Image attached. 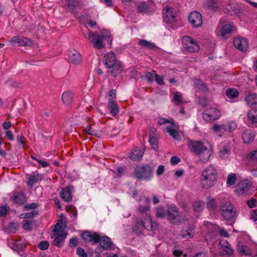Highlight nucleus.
I'll list each match as a JSON object with an SVG mask.
<instances>
[{
    "mask_svg": "<svg viewBox=\"0 0 257 257\" xmlns=\"http://www.w3.org/2000/svg\"><path fill=\"white\" fill-rule=\"evenodd\" d=\"M239 92L235 88H228L226 90V96L230 99H234L238 96Z\"/></svg>",
    "mask_w": 257,
    "mask_h": 257,
    "instance_id": "obj_36",
    "label": "nucleus"
},
{
    "mask_svg": "<svg viewBox=\"0 0 257 257\" xmlns=\"http://www.w3.org/2000/svg\"><path fill=\"white\" fill-rule=\"evenodd\" d=\"M73 98V94L70 91H65L62 95V100L66 105L70 104Z\"/></svg>",
    "mask_w": 257,
    "mask_h": 257,
    "instance_id": "obj_30",
    "label": "nucleus"
},
{
    "mask_svg": "<svg viewBox=\"0 0 257 257\" xmlns=\"http://www.w3.org/2000/svg\"><path fill=\"white\" fill-rule=\"evenodd\" d=\"M81 236L86 242H92L93 244L99 242V235L96 232L91 233L90 231H85L81 233Z\"/></svg>",
    "mask_w": 257,
    "mask_h": 257,
    "instance_id": "obj_13",
    "label": "nucleus"
},
{
    "mask_svg": "<svg viewBox=\"0 0 257 257\" xmlns=\"http://www.w3.org/2000/svg\"><path fill=\"white\" fill-rule=\"evenodd\" d=\"M156 216L160 218H164L166 216V212L161 207H159L156 209Z\"/></svg>",
    "mask_w": 257,
    "mask_h": 257,
    "instance_id": "obj_49",
    "label": "nucleus"
},
{
    "mask_svg": "<svg viewBox=\"0 0 257 257\" xmlns=\"http://www.w3.org/2000/svg\"><path fill=\"white\" fill-rule=\"evenodd\" d=\"M237 124L235 121H230L227 122L226 125V131H228L229 132L231 133L237 128Z\"/></svg>",
    "mask_w": 257,
    "mask_h": 257,
    "instance_id": "obj_44",
    "label": "nucleus"
},
{
    "mask_svg": "<svg viewBox=\"0 0 257 257\" xmlns=\"http://www.w3.org/2000/svg\"><path fill=\"white\" fill-rule=\"evenodd\" d=\"M42 179V176L40 174H34L30 175L28 178V184L32 187L35 184Z\"/></svg>",
    "mask_w": 257,
    "mask_h": 257,
    "instance_id": "obj_29",
    "label": "nucleus"
},
{
    "mask_svg": "<svg viewBox=\"0 0 257 257\" xmlns=\"http://www.w3.org/2000/svg\"><path fill=\"white\" fill-rule=\"evenodd\" d=\"M110 36L109 32H107L105 34L103 33L101 35H99L97 32L93 33L90 32L88 34V38L95 48L99 49L104 47L105 44L103 42L104 40H107L110 44L111 43L112 39Z\"/></svg>",
    "mask_w": 257,
    "mask_h": 257,
    "instance_id": "obj_4",
    "label": "nucleus"
},
{
    "mask_svg": "<svg viewBox=\"0 0 257 257\" xmlns=\"http://www.w3.org/2000/svg\"><path fill=\"white\" fill-rule=\"evenodd\" d=\"M173 101H174L176 105L180 104L182 102V97L181 93L179 92H176L174 94Z\"/></svg>",
    "mask_w": 257,
    "mask_h": 257,
    "instance_id": "obj_45",
    "label": "nucleus"
},
{
    "mask_svg": "<svg viewBox=\"0 0 257 257\" xmlns=\"http://www.w3.org/2000/svg\"><path fill=\"white\" fill-rule=\"evenodd\" d=\"M199 103L204 107H206L208 103V101L205 97H202L199 98Z\"/></svg>",
    "mask_w": 257,
    "mask_h": 257,
    "instance_id": "obj_62",
    "label": "nucleus"
},
{
    "mask_svg": "<svg viewBox=\"0 0 257 257\" xmlns=\"http://www.w3.org/2000/svg\"><path fill=\"white\" fill-rule=\"evenodd\" d=\"M256 204V200L253 198H251L246 201V204L249 208L255 207Z\"/></svg>",
    "mask_w": 257,
    "mask_h": 257,
    "instance_id": "obj_56",
    "label": "nucleus"
},
{
    "mask_svg": "<svg viewBox=\"0 0 257 257\" xmlns=\"http://www.w3.org/2000/svg\"><path fill=\"white\" fill-rule=\"evenodd\" d=\"M10 208L8 206H2L0 207V216H6Z\"/></svg>",
    "mask_w": 257,
    "mask_h": 257,
    "instance_id": "obj_57",
    "label": "nucleus"
},
{
    "mask_svg": "<svg viewBox=\"0 0 257 257\" xmlns=\"http://www.w3.org/2000/svg\"><path fill=\"white\" fill-rule=\"evenodd\" d=\"M19 41V36H14L10 40L9 42L13 46H18V43Z\"/></svg>",
    "mask_w": 257,
    "mask_h": 257,
    "instance_id": "obj_61",
    "label": "nucleus"
},
{
    "mask_svg": "<svg viewBox=\"0 0 257 257\" xmlns=\"http://www.w3.org/2000/svg\"><path fill=\"white\" fill-rule=\"evenodd\" d=\"M228 12L233 16H239L241 13L240 9L236 5H228L226 8Z\"/></svg>",
    "mask_w": 257,
    "mask_h": 257,
    "instance_id": "obj_33",
    "label": "nucleus"
},
{
    "mask_svg": "<svg viewBox=\"0 0 257 257\" xmlns=\"http://www.w3.org/2000/svg\"><path fill=\"white\" fill-rule=\"evenodd\" d=\"M237 33V28L233 23L226 24V39Z\"/></svg>",
    "mask_w": 257,
    "mask_h": 257,
    "instance_id": "obj_27",
    "label": "nucleus"
},
{
    "mask_svg": "<svg viewBox=\"0 0 257 257\" xmlns=\"http://www.w3.org/2000/svg\"><path fill=\"white\" fill-rule=\"evenodd\" d=\"M158 138L159 137L149 138V142L153 149L156 151L158 148Z\"/></svg>",
    "mask_w": 257,
    "mask_h": 257,
    "instance_id": "obj_46",
    "label": "nucleus"
},
{
    "mask_svg": "<svg viewBox=\"0 0 257 257\" xmlns=\"http://www.w3.org/2000/svg\"><path fill=\"white\" fill-rule=\"evenodd\" d=\"M164 21L167 23H173L176 22V12L172 7H165L162 11Z\"/></svg>",
    "mask_w": 257,
    "mask_h": 257,
    "instance_id": "obj_8",
    "label": "nucleus"
},
{
    "mask_svg": "<svg viewBox=\"0 0 257 257\" xmlns=\"http://www.w3.org/2000/svg\"><path fill=\"white\" fill-rule=\"evenodd\" d=\"M107 108L110 113L113 116H116L119 113V107L117 102L113 100L112 98H109L108 102Z\"/></svg>",
    "mask_w": 257,
    "mask_h": 257,
    "instance_id": "obj_17",
    "label": "nucleus"
},
{
    "mask_svg": "<svg viewBox=\"0 0 257 257\" xmlns=\"http://www.w3.org/2000/svg\"><path fill=\"white\" fill-rule=\"evenodd\" d=\"M220 116V111L216 107H211L205 109L202 113L203 119L206 121H212Z\"/></svg>",
    "mask_w": 257,
    "mask_h": 257,
    "instance_id": "obj_7",
    "label": "nucleus"
},
{
    "mask_svg": "<svg viewBox=\"0 0 257 257\" xmlns=\"http://www.w3.org/2000/svg\"><path fill=\"white\" fill-rule=\"evenodd\" d=\"M38 215V212L36 210H33L29 212L22 213L20 215L21 218H32L37 216Z\"/></svg>",
    "mask_w": 257,
    "mask_h": 257,
    "instance_id": "obj_41",
    "label": "nucleus"
},
{
    "mask_svg": "<svg viewBox=\"0 0 257 257\" xmlns=\"http://www.w3.org/2000/svg\"><path fill=\"white\" fill-rule=\"evenodd\" d=\"M178 216V210L175 206H170L168 207L166 212V216L170 221H173Z\"/></svg>",
    "mask_w": 257,
    "mask_h": 257,
    "instance_id": "obj_20",
    "label": "nucleus"
},
{
    "mask_svg": "<svg viewBox=\"0 0 257 257\" xmlns=\"http://www.w3.org/2000/svg\"><path fill=\"white\" fill-rule=\"evenodd\" d=\"M138 44L145 49H153L155 47V45L154 43L145 40H139Z\"/></svg>",
    "mask_w": 257,
    "mask_h": 257,
    "instance_id": "obj_34",
    "label": "nucleus"
},
{
    "mask_svg": "<svg viewBox=\"0 0 257 257\" xmlns=\"http://www.w3.org/2000/svg\"><path fill=\"white\" fill-rule=\"evenodd\" d=\"M144 204L140 205L138 208V210L141 213H146L149 210V199L148 198H145V199L144 201Z\"/></svg>",
    "mask_w": 257,
    "mask_h": 257,
    "instance_id": "obj_39",
    "label": "nucleus"
},
{
    "mask_svg": "<svg viewBox=\"0 0 257 257\" xmlns=\"http://www.w3.org/2000/svg\"><path fill=\"white\" fill-rule=\"evenodd\" d=\"M218 179L216 169L213 166L206 167L202 172L200 178L201 187L208 189L214 186Z\"/></svg>",
    "mask_w": 257,
    "mask_h": 257,
    "instance_id": "obj_2",
    "label": "nucleus"
},
{
    "mask_svg": "<svg viewBox=\"0 0 257 257\" xmlns=\"http://www.w3.org/2000/svg\"><path fill=\"white\" fill-rule=\"evenodd\" d=\"M207 207L209 210H212L214 209L220 210L221 214L224 216L225 210L224 209V204H221L218 207L216 205V203L214 199L208 198V201L206 204Z\"/></svg>",
    "mask_w": 257,
    "mask_h": 257,
    "instance_id": "obj_16",
    "label": "nucleus"
},
{
    "mask_svg": "<svg viewBox=\"0 0 257 257\" xmlns=\"http://www.w3.org/2000/svg\"><path fill=\"white\" fill-rule=\"evenodd\" d=\"M234 249L231 247L230 244L226 240V255L230 256L234 253Z\"/></svg>",
    "mask_w": 257,
    "mask_h": 257,
    "instance_id": "obj_51",
    "label": "nucleus"
},
{
    "mask_svg": "<svg viewBox=\"0 0 257 257\" xmlns=\"http://www.w3.org/2000/svg\"><path fill=\"white\" fill-rule=\"evenodd\" d=\"M38 207V205L35 203H32L31 204H26L23 207L24 210L28 211L30 209H35Z\"/></svg>",
    "mask_w": 257,
    "mask_h": 257,
    "instance_id": "obj_48",
    "label": "nucleus"
},
{
    "mask_svg": "<svg viewBox=\"0 0 257 257\" xmlns=\"http://www.w3.org/2000/svg\"><path fill=\"white\" fill-rule=\"evenodd\" d=\"M182 43L184 49L189 52H196L200 49L197 41L190 36H184L182 38Z\"/></svg>",
    "mask_w": 257,
    "mask_h": 257,
    "instance_id": "obj_6",
    "label": "nucleus"
},
{
    "mask_svg": "<svg viewBox=\"0 0 257 257\" xmlns=\"http://www.w3.org/2000/svg\"><path fill=\"white\" fill-rule=\"evenodd\" d=\"M255 138V134L250 130H246L242 134V139L244 143L252 142Z\"/></svg>",
    "mask_w": 257,
    "mask_h": 257,
    "instance_id": "obj_23",
    "label": "nucleus"
},
{
    "mask_svg": "<svg viewBox=\"0 0 257 257\" xmlns=\"http://www.w3.org/2000/svg\"><path fill=\"white\" fill-rule=\"evenodd\" d=\"M233 43L235 48L240 51L246 52L248 48V41L244 37H236L234 39Z\"/></svg>",
    "mask_w": 257,
    "mask_h": 257,
    "instance_id": "obj_11",
    "label": "nucleus"
},
{
    "mask_svg": "<svg viewBox=\"0 0 257 257\" xmlns=\"http://www.w3.org/2000/svg\"><path fill=\"white\" fill-rule=\"evenodd\" d=\"M100 248L105 250H108L113 248V243L110 238L107 236H99Z\"/></svg>",
    "mask_w": 257,
    "mask_h": 257,
    "instance_id": "obj_15",
    "label": "nucleus"
},
{
    "mask_svg": "<svg viewBox=\"0 0 257 257\" xmlns=\"http://www.w3.org/2000/svg\"><path fill=\"white\" fill-rule=\"evenodd\" d=\"M138 11L142 13H147L149 12L148 6L144 2H142L138 6Z\"/></svg>",
    "mask_w": 257,
    "mask_h": 257,
    "instance_id": "obj_43",
    "label": "nucleus"
},
{
    "mask_svg": "<svg viewBox=\"0 0 257 257\" xmlns=\"http://www.w3.org/2000/svg\"><path fill=\"white\" fill-rule=\"evenodd\" d=\"M84 131L87 134H88L89 135L97 136L96 131L92 129V128L89 125L86 126Z\"/></svg>",
    "mask_w": 257,
    "mask_h": 257,
    "instance_id": "obj_53",
    "label": "nucleus"
},
{
    "mask_svg": "<svg viewBox=\"0 0 257 257\" xmlns=\"http://www.w3.org/2000/svg\"><path fill=\"white\" fill-rule=\"evenodd\" d=\"M68 61L75 65L80 64L81 62V57L80 54L76 51L69 53Z\"/></svg>",
    "mask_w": 257,
    "mask_h": 257,
    "instance_id": "obj_21",
    "label": "nucleus"
},
{
    "mask_svg": "<svg viewBox=\"0 0 257 257\" xmlns=\"http://www.w3.org/2000/svg\"><path fill=\"white\" fill-rule=\"evenodd\" d=\"M38 246L41 250H45L48 248L49 243L47 241H42L38 244Z\"/></svg>",
    "mask_w": 257,
    "mask_h": 257,
    "instance_id": "obj_54",
    "label": "nucleus"
},
{
    "mask_svg": "<svg viewBox=\"0 0 257 257\" xmlns=\"http://www.w3.org/2000/svg\"><path fill=\"white\" fill-rule=\"evenodd\" d=\"M237 250L239 253H241L245 255H250L252 251L249 247L245 245H243L240 241L238 243Z\"/></svg>",
    "mask_w": 257,
    "mask_h": 257,
    "instance_id": "obj_26",
    "label": "nucleus"
},
{
    "mask_svg": "<svg viewBox=\"0 0 257 257\" xmlns=\"http://www.w3.org/2000/svg\"><path fill=\"white\" fill-rule=\"evenodd\" d=\"M237 211L230 202H226V220L233 221L235 219Z\"/></svg>",
    "mask_w": 257,
    "mask_h": 257,
    "instance_id": "obj_12",
    "label": "nucleus"
},
{
    "mask_svg": "<svg viewBox=\"0 0 257 257\" xmlns=\"http://www.w3.org/2000/svg\"><path fill=\"white\" fill-rule=\"evenodd\" d=\"M156 74L155 71H153L151 72H148L146 74V77L149 82H153L154 80V78H155Z\"/></svg>",
    "mask_w": 257,
    "mask_h": 257,
    "instance_id": "obj_47",
    "label": "nucleus"
},
{
    "mask_svg": "<svg viewBox=\"0 0 257 257\" xmlns=\"http://www.w3.org/2000/svg\"><path fill=\"white\" fill-rule=\"evenodd\" d=\"M236 176L235 173H231L228 175L226 184L228 186H233L236 181Z\"/></svg>",
    "mask_w": 257,
    "mask_h": 257,
    "instance_id": "obj_40",
    "label": "nucleus"
},
{
    "mask_svg": "<svg viewBox=\"0 0 257 257\" xmlns=\"http://www.w3.org/2000/svg\"><path fill=\"white\" fill-rule=\"evenodd\" d=\"M195 233V227L192 224H188L186 228H183L181 231V237L184 239L193 237Z\"/></svg>",
    "mask_w": 257,
    "mask_h": 257,
    "instance_id": "obj_14",
    "label": "nucleus"
},
{
    "mask_svg": "<svg viewBox=\"0 0 257 257\" xmlns=\"http://www.w3.org/2000/svg\"><path fill=\"white\" fill-rule=\"evenodd\" d=\"M188 20L194 28L200 27L202 25V17L198 12H193L191 13L188 17Z\"/></svg>",
    "mask_w": 257,
    "mask_h": 257,
    "instance_id": "obj_10",
    "label": "nucleus"
},
{
    "mask_svg": "<svg viewBox=\"0 0 257 257\" xmlns=\"http://www.w3.org/2000/svg\"><path fill=\"white\" fill-rule=\"evenodd\" d=\"M189 148L191 151L199 157L203 162H207L212 154L211 144L208 141H192L190 142Z\"/></svg>",
    "mask_w": 257,
    "mask_h": 257,
    "instance_id": "obj_1",
    "label": "nucleus"
},
{
    "mask_svg": "<svg viewBox=\"0 0 257 257\" xmlns=\"http://www.w3.org/2000/svg\"><path fill=\"white\" fill-rule=\"evenodd\" d=\"M245 101L249 106L257 103V95L255 94H250L245 97Z\"/></svg>",
    "mask_w": 257,
    "mask_h": 257,
    "instance_id": "obj_35",
    "label": "nucleus"
},
{
    "mask_svg": "<svg viewBox=\"0 0 257 257\" xmlns=\"http://www.w3.org/2000/svg\"><path fill=\"white\" fill-rule=\"evenodd\" d=\"M14 203L22 205L26 201V198L24 193L15 192L12 197Z\"/></svg>",
    "mask_w": 257,
    "mask_h": 257,
    "instance_id": "obj_22",
    "label": "nucleus"
},
{
    "mask_svg": "<svg viewBox=\"0 0 257 257\" xmlns=\"http://www.w3.org/2000/svg\"><path fill=\"white\" fill-rule=\"evenodd\" d=\"M177 125L173 122H170L166 127L167 132L173 139L177 140L180 139V135L177 131Z\"/></svg>",
    "mask_w": 257,
    "mask_h": 257,
    "instance_id": "obj_19",
    "label": "nucleus"
},
{
    "mask_svg": "<svg viewBox=\"0 0 257 257\" xmlns=\"http://www.w3.org/2000/svg\"><path fill=\"white\" fill-rule=\"evenodd\" d=\"M137 226L141 229H146L147 230L152 229L153 226L152 225L151 218L149 215H146L145 220L138 221Z\"/></svg>",
    "mask_w": 257,
    "mask_h": 257,
    "instance_id": "obj_18",
    "label": "nucleus"
},
{
    "mask_svg": "<svg viewBox=\"0 0 257 257\" xmlns=\"http://www.w3.org/2000/svg\"><path fill=\"white\" fill-rule=\"evenodd\" d=\"M251 218L254 221H257V209L252 210L250 211Z\"/></svg>",
    "mask_w": 257,
    "mask_h": 257,
    "instance_id": "obj_64",
    "label": "nucleus"
},
{
    "mask_svg": "<svg viewBox=\"0 0 257 257\" xmlns=\"http://www.w3.org/2000/svg\"><path fill=\"white\" fill-rule=\"evenodd\" d=\"M215 33L217 36L225 37V24L223 20H221L217 27Z\"/></svg>",
    "mask_w": 257,
    "mask_h": 257,
    "instance_id": "obj_32",
    "label": "nucleus"
},
{
    "mask_svg": "<svg viewBox=\"0 0 257 257\" xmlns=\"http://www.w3.org/2000/svg\"><path fill=\"white\" fill-rule=\"evenodd\" d=\"M194 209L196 211H201L204 208V203L201 201H196L193 204Z\"/></svg>",
    "mask_w": 257,
    "mask_h": 257,
    "instance_id": "obj_42",
    "label": "nucleus"
},
{
    "mask_svg": "<svg viewBox=\"0 0 257 257\" xmlns=\"http://www.w3.org/2000/svg\"><path fill=\"white\" fill-rule=\"evenodd\" d=\"M67 233L61 231L60 233L55 237L53 240V244L58 247H61L63 245L64 240L67 236Z\"/></svg>",
    "mask_w": 257,
    "mask_h": 257,
    "instance_id": "obj_24",
    "label": "nucleus"
},
{
    "mask_svg": "<svg viewBox=\"0 0 257 257\" xmlns=\"http://www.w3.org/2000/svg\"><path fill=\"white\" fill-rule=\"evenodd\" d=\"M32 44V41L25 37L19 36L18 46H27Z\"/></svg>",
    "mask_w": 257,
    "mask_h": 257,
    "instance_id": "obj_37",
    "label": "nucleus"
},
{
    "mask_svg": "<svg viewBox=\"0 0 257 257\" xmlns=\"http://www.w3.org/2000/svg\"><path fill=\"white\" fill-rule=\"evenodd\" d=\"M144 154L143 149L136 148L131 153L129 157L133 161H139L142 159Z\"/></svg>",
    "mask_w": 257,
    "mask_h": 257,
    "instance_id": "obj_25",
    "label": "nucleus"
},
{
    "mask_svg": "<svg viewBox=\"0 0 257 257\" xmlns=\"http://www.w3.org/2000/svg\"><path fill=\"white\" fill-rule=\"evenodd\" d=\"M155 80L156 83L158 84H159L160 85H164L165 84L162 76L156 74L155 77Z\"/></svg>",
    "mask_w": 257,
    "mask_h": 257,
    "instance_id": "obj_63",
    "label": "nucleus"
},
{
    "mask_svg": "<svg viewBox=\"0 0 257 257\" xmlns=\"http://www.w3.org/2000/svg\"><path fill=\"white\" fill-rule=\"evenodd\" d=\"M77 253L79 257H87V253L81 247H78L77 249Z\"/></svg>",
    "mask_w": 257,
    "mask_h": 257,
    "instance_id": "obj_59",
    "label": "nucleus"
},
{
    "mask_svg": "<svg viewBox=\"0 0 257 257\" xmlns=\"http://www.w3.org/2000/svg\"><path fill=\"white\" fill-rule=\"evenodd\" d=\"M247 118L251 123H257V109H251L247 113Z\"/></svg>",
    "mask_w": 257,
    "mask_h": 257,
    "instance_id": "obj_31",
    "label": "nucleus"
},
{
    "mask_svg": "<svg viewBox=\"0 0 257 257\" xmlns=\"http://www.w3.org/2000/svg\"><path fill=\"white\" fill-rule=\"evenodd\" d=\"M250 184L247 179L240 180L236 185L234 191L238 195H241L247 192L250 187Z\"/></svg>",
    "mask_w": 257,
    "mask_h": 257,
    "instance_id": "obj_9",
    "label": "nucleus"
},
{
    "mask_svg": "<svg viewBox=\"0 0 257 257\" xmlns=\"http://www.w3.org/2000/svg\"><path fill=\"white\" fill-rule=\"evenodd\" d=\"M104 65L108 68L107 72L112 76L116 77L122 72L123 67L121 62L116 59L113 52L107 53L104 56Z\"/></svg>",
    "mask_w": 257,
    "mask_h": 257,
    "instance_id": "obj_3",
    "label": "nucleus"
},
{
    "mask_svg": "<svg viewBox=\"0 0 257 257\" xmlns=\"http://www.w3.org/2000/svg\"><path fill=\"white\" fill-rule=\"evenodd\" d=\"M153 168L151 166L142 164L135 168L134 175L139 180L149 181L153 177Z\"/></svg>",
    "mask_w": 257,
    "mask_h": 257,
    "instance_id": "obj_5",
    "label": "nucleus"
},
{
    "mask_svg": "<svg viewBox=\"0 0 257 257\" xmlns=\"http://www.w3.org/2000/svg\"><path fill=\"white\" fill-rule=\"evenodd\" d=\"M207 5L209 8L215 9L218 7V4L217 0H208L207 2Z\"/></svg>",
    "mask_w": 257,
    "mask_h": 257,
    "instance_id": "obj_55",
    "label": "nucleus"
},
{
    "mask_svg": "<svg viewBox=\"0 0 257 257\" xmlns=\"http://www.w3.org/2000/svg\"><path fill=\"white\" fill-rule=\"evenodd\" d=\"M221 129H224L223 125H219L216 124L213 125V130L216 132L219 137H221V135L219 134Z\"/></svg>",
    "mask_w": 257,
    "mask_h": 257,
    "instance_id": "obj_60",
    "label": "nucleus"
},
{
    "mask_svg": "<svg viewBox=\"0 0 257 257\" xmlns=\"http://www.w3.org/2000/svg\"><path fill=\"white\" fill-rule=\"evenodd\" d=\"M247 159L249 161H257V150L253 151L249 153Z\"/></svg>",
    "mask_w": 257,
    "mask_h": 257,
    "instance_id": "obj_52",
    "label": "nucleus"
},
{
    "mask_svg": "<svg viewBox=\"0 0 257 257\" xmlns=\"http://www.w3.org/2000/svg\"><path fill=\"white\" fill-rule=\"evenodd\" d=\"M61 197L65 202H69L72 199V193L70 189L68 188H64L61 192Z\"/></svg>",
    "mask_w": 257,
    "mask_h": 257,
    "instance_id": "obj_28",
    "label": "nucleus"
},
{
    "mask_svg": "<svg viewBox=\"0 0 257 257\" xmlns=\"http://www.w3.org/2000/svg\"><path fill=\"white\" fill-rule=\"evenodd\" d=\"M215 245L217 246V249L218 253L221 255H223L225 254V241L224 240H218L215 243Z\"/></svg>",
    "mask_w": 257,
    "mask_h": 257,
    "instance_id": "obj_38",
    "label": "nucleus"
},
{
    "mask_svg": "<svg viewBox=\"0 0 257 257\" xmlns=\"http://www.w3.org/2000/svg\"><path fill=\"white\" fill-rule=\"evenodd\" d=\"M33 221L32 220H24L23 222V227L25 230H28L32 228Z\"/></svg>",
    "mask_w": 257,
    "mask_h": 257,
    "instance_id": "obj_50",
    "label": "nucleus"
},
{
    "mask_svg": "<svg viewBox=\"0 0 257 257\" xmlns=\"http://www.w3.org/2000/svg\"><path fill=\"white\" fill-rule=\"evenodd\" d=\"M149 138H154V137H159L158 133L157 130L154 127L150 128L149 134Z\"/></svg>",
    "mask_w": 257,
    "mask_h": 257,
    "instance_id": "obj_58",
    "label": "nucleus"
}]
</instances>
